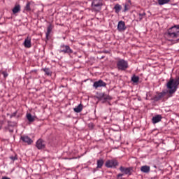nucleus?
<instances>
[{"instance_id": "obj_1", "label": "nucleus", "mask_w": 179, "mask_h": 179, "mask_svg": "<svg viewBox=\"0 0 179 179\" xmlns=\"http://www.w3.org/2000/svg\"><path fill=\"white\" fill-rule=\"evenodd\" d=\"M165 36L168 37V38H172L173 41H179V25H173L167 29L165 33Z\"/></svg>"}, {"instance_id": "obj_2", "label": "nucleus", "mask_w": 179, "mask_h": 179, "mask_svg": "<svg viewBox=\"0 0 179 179\" xmlns=\"http://www.w3.org/2000/svg\"><path fill=\"white\" fill-rule=\"evenodd\" d=\"M179 86V78H171L168 83H166V87L169 89V94H174L176 92H177V89H178Z\"/></svg>"}, {"instance_id": "obj_3", "label": "nucleus", "mask_w": 179, "mask_h": 179, "mask_svg": "<svg viewBox=\"0 0 179 179\" xmlns=\"http://www.w3.org/2000/svg\"><path fill=\"white\" fill-rule=\"evenodd\" d=\"M116 65L119 71H127V69H128V67H129L128 62L123 59H120L117 62Z\"/></svg>"}, {"instance_id": "obj_4", "label": "nucleus", "mask_w": 179, "mask_h": 179, "mask_svg": "<svg viewBox=\"0 0 179 179\" xmlns=\"http://www.w3.org/2000/svg\"><path fill=\"white\" fill-rule=\"evenodd\" d=\"M103 6V0H93L92 2V8L96 12H100Z\"/></svg>"}, {"instance_id": "obj_5", "label": "nucleus", "mask_w": 179, "mask_h": 179, "mask_svg": "<svg viewBox=\"0 0 179 179\" xmlns=\"http://www.w3.org/2000/svg\"><path fill=\"white\" fill-rule=\"evenodd\" d=\"M59 52H62L63 54H68V55H71V54H73V50L69 45L62 44L60 45Z\"/></svg>"}, {"instance_id": "obj_6", "label": "nucleus", "mask_w": 179, "mask_h": 179, "mask_svg": "<svg viewBox=\"0 0 179 179\" xmlns=\"http://www.w3.org/2000/svg\"><path fill=\"white\" fill-rule=\"evenodd\" d=\"M105 166L108 169H115L118 166V162L115 159L107 160Z\"/></svg>"}, {"instance_id": "obj_7", "label": "nucleus", "mask_w": 179, "mask_h": 179, "mask_svg": "<svg viewBox=\"0 0 179 179\" xmlns=\"http://www.w3.org/2000/svg\"><path fill=\"white\" fill-rule=\"evenodd\" d=\"M119 170L126 176H131L132 171H134V169L132 167H124L122 166L120 167Z\"/></svg>"}, {"instance_id": "obj_8", "label": "nucleus", "mask_w": 179, "mask_h": 179, "mask_svg": "<svg viewBox=\"0 0 179 179\" xmlns=\"http://www.w3.org/2000/svg\"><path fill=\"white\" fill-rule=\"evenodd\" d=\"M106 86H107V83L102 80L96 81L93 84V87H94V89H99V87H106Z\"/></svg>"}, {"instance_id": "obj_9", "label": "nucleus", "mask_w": 179, "mask_h": 179, "mask_svg": "<svg viewBox=\"0 0 179 179\" xmlns=\"http://www.w3.org/2000/svg\"><path fill=\"white\" fill-rule=\"evenodd\" d=\"M36 146L39 150L45 149V141L40 138L36 141Z\"/></svg>"}, {"instance_id": "obj_10", "label": "nucleus", "mask_w": 179, "mask_h": 179, "mask_svg": "<svg viewBox=\"0 0 179 179\" xmlns=\"http://www.w3.org/2000/svg\"><path fill=\"white\" fill-rule=\"evenodd\" d=\"M169 93V91L164 90L162 92H158L157 95L155 97L156 101H159V100H162L164 96H166Z\"/></svg>"}, {"instance_id": "obj_11", "label": "nucleus", "mask_w": 179, "mask_h": 179, "mask_svg": "<svg viewBox=\"0 0 179 179\" xmlns=\"http://www.w3.org/2000/svg\"><path fill=\"white\" fill-rule=\"evenodd\" d=\"M118 31H125L127 30V27L125 26V22L124 21H120L117 24Z\"/></svg>"}, {"instance_id": "obj_12", "label": "nucleus", "mask_w": 179, "mask_h": 179, "mask_svg": "<svg viewBox=\"0 0 179 179\" xmlns=\"http://www.w3.org/2000/svg\"><path fill=\"white\" fill-rule=\"evenodd\" d=\"M21 141L24 142V143H27V145H31V143H33V140L27 136H21Z\"/></svg>"}, {"instance_id": "obj_13", "label": "nucleus", "mask_w": 179, "mask_h": 179, "mask_svg": "<svg viewBox=\"0 0 179 179\" xmlns=\"http://www.w3.org/2000/svg\"><path fill=\"white\" fill-rule=\"evenodd\" d=\"M24 46L25 48H31V38L27 37L25 38L24 41Z\"/></svg>"}, {"instance_id": "obj_14", "label": "nucleus", "mask_w": 179, "mask_h": 179, "mask_svg": "<svg viewBox=\"0 0 179 179\" xmlns=\"http://www.w3.org/2000/svg\"><path fill=\"white\" fill-rule=\"evenodd\" d=\"M141 171L148 174V173H150V166L148 165L143 166L141 167Z\"/></svg>"}, {"instance_id": "obj_15", "label": "nucleus", "mask_w": 179, "mask_h": 179, "mask_svg": "<svg viewBox=\"0 0 179 179\" xmlns=\"http://www.w3.org/2000/svg\"><path fill=\"white\" fill-rule=\"evenodd\" d=\"M152 121V124H157V122H160L162 121V115H157L153 117Z\"/></svg>"}, {"instance_id": "obj_16", "label": "nucleus", "mask_w": 179, "mask_h": 179, "mask_svg": "<svg viewBox=\"0 0 179 179\" xmlns=\"http://www.w3.org/2000/svg\"><path fill=\"white\" fill-rule=\"evenodd\" d=\"M103 166H104V159H99L96 161V169H103Z\"/></svg>"}, {"instance_id": "obj_17", "label": "nucleus", "mask_w": 179, "mask_h": 179, "mask_svg": "<svg viewBox=\"0 0 179 179\" xmlns=\"http://www.w3.org/2000/svg\"><path fill=\"white\" fill-rule=\"evenodd\" d=\"M52 29H54V26L52 24L48 25L47 28V32H46V38H48L50 36V34H51V31H52Z\"/></svg>"}, {"instance_id": "obj_18", "label": "nucleus", "mask_w": 179, "mask_h": 179, "mask_svg": "<svg viewBox=\"0 0 179 179\" xmlns=\"http://www.w3.org/2000/svg\"><path fill=\"white\" fill-rule=\"evenodd\" d=\"M19 12H20V5L17 4L13 8V13L16 15V13H19Z\"/></svg>"}, {"instance_id": "obj_19", "label": "nucleus", "mask_w": 179, "mask_h": 179, "mask_svg": "<svg viewBox=\"0 0 179 179\" xmlns=\"http://www.w3.org/2000/svg\"><path fill=\"white\" fill-rule=\"evenodd\" d=\"M83 110V105L81 103L74 108L75 113H80Z\"/></svg>"}, {"instance_id": "obj_20", "label": "nucleus", "mask_w": 179, "mask_h": 179, "mask_svg": "<svg viewBox=\"0 0 179 179\" xmlns=\"http://www.w3.org/2000/svg\"><path fill=\"white\" fill-rule=\"evenodd\" d=\"M101 99H103V100H111V96H110V95H107L104 93L101 94L100 95Z\"/></svg>"}, {"instance_id": "obj_21", "label": "nucleus", "mask_w": 179, "mask_h": 179, "mask_svg": "<svg viewBox=\"0 0 179 179\" xmlns=\"http://www.w3.org/2000/svg\"><path fill=\"white\" fill-rule=\"evenodd\" d=\"M114 9L115 10V13H120L121 9H122V7L120 4H116L114 7Z\"/></svg>"}, {"instance_id": "obj_22", "label": "nucleus", "mask_w": 179, "mask_h": 179, "mask_svg": "<svg viewBox=\"0 0 179 179\" xmlns=\"http://www.w3.org/2000/svg\"><path fill=\"white\" fill-rule=\"evenodd\" d=\"M27 118L29 122H34V117L31 115V113L27 114Z\"/></svg>"}, {"instance_id": "obj_23", "label": "nucleus", "mask_w": 179, "mask_h": 179, "mask_svg": "<svg viewBox=\"0 0 179 179\" xmlns=\"http://www.w3.org/2000/svg\"><path fill=\"white\" fill-rule=\"evenodd\" d=\"M171 0H158V5H166L170 2Z\"/></svg>"}, {"instance_id": "obj_24", "label": "nucleus", "mask_w": 179, "mask_h": 179, "mask_svg": "<svg viewBox=\"0 0 179 179\" xmlns=\"http://www.w3.org/2000/svg\"><path fill=\"white\" fill-rule=\"evenodd\" d=\"M131 82H133L134 83H138L139 82V76L134 75L131 77Z\"/></svg>"}, {"instance_id": "obj_25", "label": "nucleus", "mask_w": 179, "mask_h": 179, "mask_svg": "<svg viewBox=\"0 0 179 179\" xmlns=\"http://www.w3.org/2000/svg\"><path fill=\"white\" fill-rule=\"evenodd\" d=\"M43 71L45 72V73H46L48 76H51V75L52 74V73L48 68H45L43 69Z\"/></svg>"}, {"instance_id": "obj_26", "label": "nucleus", "mask_w": 179, "mask_h": 179, "mask_svg": "<svg viewBox=\"0 0 179 179\" xmlns=\"http://www.w3.org/2000/svg\"><path fill=\"white\" fill-rule=\"evenodd\" d=\"M145 16H146V13L143 12L142 13H139L138 14L139 22H141V20H142V19H143L145 17Z\"/></svg>"}, {"instance_id": "obj_27", "label": "nucleus", "mask_w": 179, "mask_h": 179, "mask_svg": "<svg viewBox=\"0 0 179 179\" xmlns=\"http://www.w3.org/2000/svg\"><path fill=\"white\" fill-rule=\"evenodd\" d=\"M31 3L28 2L24 8V10L27 12H30L31 10V8H30Z\"/></svg>"}, {"instance_id": "obj_28", "label": "nucleus", "mask_w": 179, "mask_h": 179, "mask_svg": "<svg viewBox=\"0 0 179 179\" xmlns=\"http://www.w3.org/2000/svg\"><path fill=\"white\" fill-rule=\"evenodd\" d=\"M1 73L3 76L4 79H6V78H8V76H9V74L6 71H3V72H1Z\"/></svg>"}, {"instance_id": "obj_29", "label": "nucleus", "mask_w": 179, "mask_h": 179, "mask_svg": "<svg viewBox=\"0 0 179 179\" xmlns=\"http://www.w3.org/2000/svg\"><path fill=\"white\" fill-rule=\"evenodd\" d=\"M8 127H15L16 125V123L12 122H8Z\"/></svg>"}, {"instance_id": "obj_30", "label": "nucleus", "mask_w": 179, "mask_h": 179, "mask_svg": "<svg viewBox=\"0 0 179 179\" xmlns=\"http://www.w3.org/2000/svg\"><path fill=\"white\" fill-rule=\"evenodd\" d=\"M10 159H11V160H13V162H15V160H17V157L15 155V156H11V157H10Z\"/></svg>"}, {"instance_id": "obj_31", "label": "nucleus", "mask_w": 179, "mask_h": 179, "mask_svg": "<svg viewBox=\"0 0 179 179\" xmlns=\"http://www.w3.org/2000/svg\"><path fill=\"white\" fill-rule=\"evenodd\" d=\"M16 114H17V111L14 112L10 116V118H13V117H16Z\"/></svg>"}, {"instance_id": "obj_32", "label": "nucleus", "mask_w": 179, "mask_h": 179, "mask_svg": "<svg viewBox=\"0 0 179 179\" xmlns=\"http://www.w3.org/2000/svg\"><path fill=\"white\" fill-rule=\"evenodd\" d=\"M124 176V173H119L117 175V178H120V177Z\"/></svg>"}, {"instance_id": "obj_33", "label": "nucleus", "mask_w": 179, "mask_h": 179, "mask_svg": "<svg viewBox=\"0 0 179 179\" xmlns=\"http://www.w3.org/2000/svg\"><path fill=\"white\" fill-rule=\"evenodd\" d=\"M127 10H128V7L127 5H124V12H127Z\"/></svg>"}, {"instance_id": "obj_34", "label": "nucleus", "mask_w": 179, "mask_h": 179, "mask_svg": "<svg viewBox=\"0 0 179 179\" xmlns=\"http://www.w3.org/2000/svg\"><path fill=\"white\" fill-rule=\"evenodd\" d=\"M1 179H10V178H8L7 176H3Z\"/></svg>"}, {"instance_id": "obj_35", "label": "nucleus", "mask_w": 179, "mask_h": 179, "mask_svg": "<svg viewBox=\"0 0 179 179\" xmlns=\"http://www.w3.org/2000/svg\"><path fill=\"white\" fill-rule=\"evenodd\" d=\"M10 132H13V130H10Z\"/></svg>"}, {"instance_id": "obj_36", "label": "nucleus", "mask_w": 179, "mask_h": 179, "mask_svg": "<svg viewBox=\"0 0 179 179\" xmlns=\"http://www.w3.org/2000/svg\"><path fill=\"white\" fill-rule=\"evenodd\" d=\"M90 125H91L92 127H93V124H90Z\"/></svg>"}, {"instance_id": "obj_37", "label": "nucleus", "mask_w": 179, "mask_h": 179, "mask_svg": "<svg viewBox=\"0 0 179 179\" xmlns=\"http://www.w3.org/2000/svg\"><path fill=\"white\" fill-rule=\"evenodd\" d=\"M0 76H1V71H0Z\"/></svg>"}]
</instances>
